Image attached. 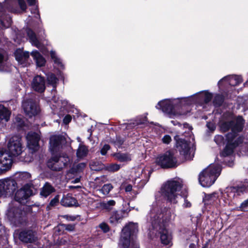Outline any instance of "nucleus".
Returning <instances> with one entry per match:
<instances>
[{"mask_svg":"<svg viewBox=\"0 0 248 248\" xmlns=\"http://www.w3.org/2000/svg\"><path fill=\"white\" fill-rule=\"evenodd\" d=\"M100 227L105 232H108L109 231V227L105 223L100 224Z\"/></svg>","mask_w":248,"mask_h":248,"instance_id":"3c124183","label":"nucleus"},{"mask_svg":"<svg viewBox=\"0 0 248 248\" xmlns=\"http://www.w3.org/2000/svg\"><path fill=\"white\" fill-rule=\"evenodd\" d=\"M31 55L35 61L37 66L41 67L45 65L46 60L38 51H32Z\"/></svg>","mask_w":248,"mask_h":248,"instance_id":"a878e982","label":"nucleus"},{"mask_svg":"<svg viewBox=\"0 0 248 248\" xmlns=\"http://www.w3.org/2000/svg\"><path fill=\"white\" fill-rule=\"evenodd\" d=\"M71 117L70 115H67L65 116V117L64 118L63 122L65 124H69L71 122Z\"/></svg>","mask_w":248,"mask_h":248,"instance_id":"4d7b16f0","label":"nucleus"},{"mask_svg":"<svg viewBox=\"0 0 248 248\" xmlns=\"http://www.w3.org/2000/svg\"><path fill=\"white\" fill-rule=\"evenodd\" d=\"M186 194H187V191L186 190H185V193L183 194V196H184V197H186Z\"/></svg>","mask_w":248,"mask_h":248,"instance_id":"69168bd1","label":"nucleus"},{"mask_svg":"<svg viewBox=\"0 0 248 248\" xmlns=\"http://www.w3.org/2000/svg\"><path fill=\"white\" fill-rule=\"evenodd\" d=\"M218 201V195L217 193L206 194L203 199V202L205 205L217 204Z\"/></svg>","mask_w":248,"mask_h":248,"instance_id":"5701e85b","label":"nucleus"},{"mask_svg":"<svg viewBox=\"0 0 248 248\" xmlns=\"http://www.w3.org/2000/svg\"><path fill=\"white\" fill-rule=\"evenodd\" d=\"M59 196L57 195L50 202L49 204L51 206H54L56 205L57 203L59 202Z\"/></svg>","mask_w":248,"mask_h":248,"instance_id":"8fccbe9b","label":"nucleus"},{"mask_svg":"<svg viewBox=\"0 0 248 248\" xmlns=\"http://www.w3.org/2000/svg\"><path fill=\"white\" fill-rule=\"evenodd\" d=\"M30 6H33L35 5L36 0H27Z\"/></svg>","mask_w":248,"mask_h":248,"instance_id":"052dcab7","label":"nucleus"},{"mask_svg":"<svg viewBox=\"0 0 248 248\" xmlns=\"http://www.w3.org/2000/svg\"><path fill=\"white\" fill-rule=\"evenodd\" d=\"M21 214V211L16 206L15 202L9 204L6 212V215L11 222L16 224L19 223L20 222Z\"/></svg>","mask_w":248,"mask_h":248,"instance_id":"4468645a","label":"nucleus"},{"mask_svg":"<svg viewBox=\"0 0 248 248\" xmlns=\"http://www.w3.org/2000/svg\"><path fill=\"white\" fill-rule=\"evenodd\" d=\"M122 188H123L125 190L126 192H131L132 191V186L130 184H123L122 186Z\"/></svg>","mask_w":248,"mask_h":248,"instance_id":"ea45409f","label":"nucleus"},{"mask_svg":"<svg viewBox=\"0 0 248 248\" xmlns=\"http://www.w3.org/2000/svg\"><path fill=\"white\" fill-rule=\"evenodd\" d=\"M195 246V244H191L190 245H189V247L190 248H194V247Z\"/></svg>","mask_w":248,"mask_h":248,"instance_id":"0e129e2a","label":"nucleus"},{"mask_svg":"<svg viewBox=\"0 0 248 248\" xmlns=\"http://www.w3.org/2000/svg\"><path fill=\"white\" fill-rule=\"evenodd\" d=\"M162 140L164 143L169 144L171 141V139L170 136L166 135L163 137Z\"/></svg>","mask_w":248,"mask_h":248,"instance_id":"49530a36","label":"nucleus"},{"mask_svg":"<svg viewBox=\"0 0 248 248\" xmlns=\"http://www.w3.org/2000/svg\"><path fill=\"white\" fill-rule=\"evenodd\" d=\"M138 231L137 224L130 223L122 230L121 237L119 244L120 248H139L136 241L130 240L131 236Z\"/></svg>","mask_w":248,"mask_h":248,"instance_id":"0eeeda50","label":"nucleus"},{"mask_svg":"<svg viewBox=\"0 0 248 248\" xmlns=\"http://www.w3.org/2000/svg\"><path fill=\"white\" fill-rule=\"evenodd\" d=\"M124 213L121 211H116L111 213L109 218V223L113 226H116L120 223L124 218Z\"/></svg>","mask_w":248,"mask_h":248,"instance_id":"aec40b11","label":"nucleus"},{"mask_svg":"<svg viewBox=\"0 0 248 248\" xmlns=\"http://www.w3.org/2000/svg\"><path fill=\"white\" fill-rule=\"evenodd\" d=\"M188 240L193 242L198 243L199 241V238L196 234H193L191 235L190 237L188 239Z\"/></svg>","mask_w":248,"mask_h":248,"instance_id":"5fc2aeb1","label":"nucleus"},{"mask_svg":"<svg viewBox=\"0 0 248 248\" xmlns=\"http://www.w3.org/2000/svg\"><path fill=\"white\" fill-rule=\"evenodd\" d=\"M64 140L61 136H52L50 139L49 150L52 156L48 160L47 166L51 170L61 171L70 162V159L65 153H60Z\"/></svg>","mask_w":248,"mask_h":248,"instance_id":"7ed1b4c3","label":"nucleus"},{"mask_svg":"<svg viewBox=\"0 0 248 248\" xmlns=\"http://www.w3.org/2000/svg\"><path fill=\"white\" fill-rule=\"evenodd\" d=\"M182 188L180 182L175 180L168 181L162 187L161 191L167 201L171 204H176L180 197L178 193Z\"/></svg>","mask_w":248,"mask_h":248,"instance_id":"39448f33","label":"nucleus"},{"mask_svg":"<svg viewBox=\"0 0 248 248\" xmlns=\"http://www.w3.org/2000/svg\"><path fill=\"white\" fill-rule=\"evenodd\" d=\"M120 169V166L117 164H111L107 167V170L109 171L114 172Z\"/></svg>","mask_w":248,"mask_h":248,"instance_id":"e433bc0d","label":"nucleus"},{"mask_svg":"<svg viewBox=\"0 0 248 248\" xmlns=\"http://www.w3.org/2000/svg\"><path fill=\"white\" fill-rule=\"evenodd\" d=\"M32 87L37 92H44L45 89V81L43 77L40 76L35 77L32 82Z\"/></svg>","mask_w":248,"mask_h":248,"instance_id":"6ab92c4d","label":"nucleus"},{"mask_svg":"<svg viewBox=\"0 0 248 248\" xmlns=\"http://www.w3.org/2000/svg\"><path fill=\"white\" fill-rule=\"evenodd\" d=\"M66 230L73 231L75 229V225L72 224H63Z\"/></svg>","mask_w":248,"mask_h":248,"instance_id":"603ef678","label":"nucleus"},{"mask_svg":"<svg viewBox=\"0 0 248 248\" xmlns=\"http://www.w3.org/2000/svg\"><path fill=\"white\" fill-rule=\"evenodd\" d=\"M28 52H24L23 50L18 49L15 52L16 59L20 64H24L29 57Z\"/></svg>","mask_w":248,"mask_h":248,"instance_id":"b1692460","label":"nucleus"},{"mask_svg":"<svg viewBox=\"0 0 248 248\" xmlns=\"http://www.w3.org/2000/svg\"><path fill=\"white\" fill-rule=\"evenodd\" d=\"M110 149V146L108 144H105L101 150V154L104 155H105L108 151Z\"/></svg>","mask_w":248,"mask_h":248,"instance_id":"37998d69","label":"nucleus"},{"mask_svg":"<svg viewBox=\"0 0 248 248\" xmlns=\"http://www.w3.org/2000/svg\"><path fill=\"white\" fill-rule=\"evenodd\" d=\"M132 192L134 193L135 194H136L137 193L134 192V191H133Z\"/></svg>","mask_w":248,"mask_h":248,"instance_id":"774afa93","label":"nucleus"},{"mask_svg":"<svg viewBox=\"0 0 248 248\" xmlns=\"http://www.w3.org/2000/svg\"><path fill=\"white\" fill-rule=\"evenodd\" d=\"M196 102L197 103L203 102L207 103L212 98V94L207 92H202L196 96Z\"/></svg>","mask_w":248,"mask_h":248,"instance_id":"bb28decb","label":"nucleus"},{"mask_svg":"<svg viewBox=\"0 0 248 248\" xmlns=\"http://www.w3.org/2000/svg\"><path fill=\"white\" fill-rule=\"evenodd\" d=\"M155 163L163 169L174 168L177 166L176 157L170 151L159 155L156 158Z\"/></svg>","mask_w":248,"mask_h":248,"instance_id":"1a4fd4ad","label":"nucleus"},{"mask_svg":"<svg viewBox=\"0 0 248 248\" xmlns=\"http://www.w3.org/2000/svg\"><path fill=\"white\" fill-rule=\"evenodd\" d=\"M156 108L157 109H161L170 118L185 114V113L176 111L173 103L169 99H165L159 102Z\"/></svg>","mask_w":248,"mask_h":248,"instance_id":"9b49d317","label":"nucleus"},{"mask_svg":"<svg viewBox=\"0 0 248 248\" xmlns=\"http://www.w3.org/2000/svg\"><path fill=\"white\" fill-rule=\"evenodd\" d=\"M35 6V5H34ZM31 12L32 14H34V16L36 18H38L39 17V15L38 13V10L36 6H34L33 8H32L31 10Z\"/></svg>","mask_w":248,"mask_h":248,"instance_id":"864d4df0","label":"nucleus"},{"mask_svg":"<svg viewBox=\"0 0 248 248\" xmlns=\"http://www.w3.org/2000/svg\"><path fill=\"white\" fill-rule=\"evenodd\" d=\"M7 147L9 153L0 151V171L9 170L12 164L13 157L20 155L23 152L21 139L16 136L10 138Z\"/></svg>","mask_w":248,"mask_h":248,"instance_id":"20e7f679","label":"nucleus"},{"mask_svg":"<svg viewBox=\"0 0 248 248\" xmlns=\"http://www.w3.org/2000/svg\"><path fill=\"white\" fill-rule=\"evenodd\" d=\"M115 201L111 200L107 202H103L102 206L104 209L109 211L112 209V207L115 205Z\"/></svg>","mask_w":248,"mask_h":248,"instance_id":"72a5a7b5","label":"nucleus"},{"mask_svg":"<svg viewBox=\"0 0 248 248\" xmlns=\"http://www.w3.org/2000/svg\"><path fill=\"white\" fill-rule=\"evenodd\" d=\"M55 188L48 183H46L40 191V195L44 197H46L50 194L54 192Z\"/></svg>","mask_w":248,"mask_h":248,"instance_id":"cd10ccee","label":"nucleus"},{"mask_svg":"<svg viewBox=\"0 0 248 248\" xmlns=\"http://www.w3.org/2000/svg\"><path fill=\"white\" fill-rule=\"evenodd\" d=\"M26 140L27 147L30 152L34 153L39 149L40 136L38 134L32 132H29L26 136Z\"/></svg>","mask_w":248,"mask_h":248,"instance_id":"2eb2a0df","label":"nucleus"},{"mask_svg":"<svg viewBox=\"0 0 248 248\" xmlns=\"http://www.w3.org/2000/svg\"><path fill=\"white\" fill-rule=\"evenodd\" d=\"M191 203L187 200L185 199L184 203L183 204V207L185 208H188L191 207Z\"/></svg>","mask_w":248,"mask_h":248,"instance_id":"13d9d810","label":"nucleus"},{"mask_svg":"<svg viewBox=\"0 0 248 248\" xmlns=\"http://www.w3.org/2000/svg\"><path fill=\"white\" fill-rule=\"evenodd\" d=\"M223 81H227L230 85L234 86L240 83L242 81L241 78L237 76H227L218 81V85L220 86Z\"/></svg>","mask_w":248,"mask_h":248,"instance_id":"412c9836","label":"nucleus"},{"mask_svg":"<svg viewBox=\"0 0 248 248\" xmlns=\"http://www.w3.org/2000/svg\"><path fill=\"white\" fill-rule=\"evenodd\" d=\"M224 138L221 135H217L215 137L214 140L218 145H221L223 142Z\"/></svg>","mask_w":248,"mask_h":248,"instance_id":"58836bf2","label":"nucleus"},{"mask_svg":"<svg viewBox=\"0 0 248 248\" xmlns=\"http://www.w3.org/2000/svg\"><path fill=\"white\" fill-rule=\"evenodd\" d=\"M16 122L18 123V125L21 126L23 124V120L20 116H17L15 118Z\"/></svg>","mask_w":248,"mask_h":248,"instance_id":"6e6d98bb","label":"nucleus"},{"mask_svg":"<svg viewBox=\"0 0 248 248\" xmlns=\"http://www.w3.org/2000/svg\"><path fill=\"white\" fill-rule=\"evenodd\" d=\"M50 55H51V58L54 60V62L55 63L58 64V65L60 67H63V65H62V62H61L60 60L57 57L55 51H51Z\"/></svg>","mask_w":248,"mask_h":248,"instance_id":"4c0bfd02","label":"nucleus"},{"mask_svg":"<svg viewBox=\"0 0 248 248\" xmlns=\"http://www.w3.org/2000/svg\"><path fill=\"white\" fill-rule=\"evenodd\" d=\"M220 171L219 165L211 164L200 174L199 182L203 187L210 186L219 175Z\"/></svg>","mask_w":248,"mask_h":248,"instance_id":"423d86ee","label":"nucleus"},{"mask_svg":"<svg viewBox=\"0 0 248 248\" xmlns=\"http://www.w3.org/2000/svg\"><path fill=\"white\" fill-rule=\"evenodd\" d=\"M210 124H210V123H208V124H207V126L208 127V128H209L210 129H211V130H214V129H215V127H214V126L213 125H212V126H210Z\"/></svg>","mask_w":248,"mask_h":248,"instance_id":"680f3d73","label":"nucleus"},{"mask_svg":"<svg viewBox=\"0 0 248 248\" xmlns=\"http://www.w3.org/2000/svg\"><path fill=\"white\" fill-rule=\"evenodd\" d=\"M58 79L53 74H49L47 76V81L49 84L52 85L54 88H56V84Z\"/></svg>","mask_w":248,"mask_h":248,"instance_id":"473e14b6","label":"nucleus"},{"mask_svg":"<svg viewBox=\"0 0 248 248\" xmlns=\"http://www.w3.org/2000/svg\"><path fill=\"white\" fill-rule=\"evenodd\" d=\"M22 107L26 114L30 117L36 115L39 110L37 104L31 99L24 101Z\"/></svg>","mask_w":248,"mask_h":248,"instance_id":"a211bd4d","label":"nucleus"},{"mask_svg":"<svg viewBox=\"0 0 248 248\" xmlns=\"http://www.w3.org/2000/svg\"><path fill=\"white\" fill-rule=\"evenodd\" d=\"M248 208V199L244 201L240 205V208L241 211H244Z\"/></svg>","mask_w":248,"mask_h":248,"instance_id":"c03bdc74","label":"nucleus"},{"mask_svg":"<svg viewBox=\"0 0 248 248\" xmlns=\"http://www.w3.org/2000/svg\"><path fill=\"white\" fill-rule=\"evenodd\" d=\"M27 33L29 38L30 42L32 45L39 48L40 47V43L37 39L35 33L31 30L28 29L27 31Z\"/></svg>","mask_w":248,"mask_h":248,"instance_id":"c756f323","label":"nucleus"},{"mask_svg":"<svg viewBox=\"0 0 248 248\" xmlns=\"http://www.w3.org/2000/svg\"><path fill=\"white\" fill-rule=\"evenodd\" d=\"M176 142V148L180 154L183 155L186 159H191L192 156L190 155V148L189 144L185 140L179 138V136L176 135L174 137Z\"/></svg>","mask_w":248,"mask_h":248,"instance_id":"ddd939ff","label":"nucleus"},{"mask_svg":"<svg viewBox=\"0 0 248 248\" xmlns=\"http://www.w3.org/2000/svg\"><path fill=\"white\" fill-rule=\"evenodd\" d=\"M171 215L170 209L156 202L152 204L147 215V220L151 225L149 229L150 235L159 234L161 243L168 248L172 245V237L171 232L166 228V224L170 220Z\"/></svg>","mask_w":248,"mask_h":248,"instance_id":"f257e3e1","label":"nucleus"},{"mask_svg":"<svg viewBox=\"0 0 248 248\" xmlns=\"http://www.w3.org/2000/svg\"><path fill=\"white\" fill-rule=\"evenodd\" d=\"M19 181L23 182H29L31 179V175L28 172H20L18 175Z\"/></svg>","mask_w":248,"mask_h":248,"instance_id":"2f4dec72","label":"nucleus"},{"mask_svg":"<svg viewBox=\"0 0 248 248\" xmlns=\"http://www.w3.org/2000/svg\"><path fill=\"white\" fill-rule=\"evenodd\" d=\"M85 166L86 164L85 163H79L77 165V169L79 170H80L84 169L85 167Z\"/></svg>","mask_w":248,"mask_h":248,"instance_id":"bf43d9fd","label":"nucleus"},{"mask_svg":"<svg viewBox=\"0 0 248 248\" xmlns=\"http://www.w3.org/2000/svg\"><path fill=\"white\" fill-rule=\"evenodd\" d=\"M147 118L146 116H140L136 118L135 123H134V124L139 125L144 124L146 123Z\"/></svg>","mask_w":248,"mask_h":248,"instance_id":"f704fd0d","label":"nucleus"},{"mask_svg":"<svg viewBox=\"0 0 248 248\" xmlns=\"http://www.w3.org/2000/svg\"><path fill=\"white\" fill-rule=\"evenodd\" d=\"M4 5L10 11L14 13L18 12V6L23 11H25L27 9L24 0H6Z\"/></svg>","mask_w":248,"mask_h":248,"instance_id":"f3484780","label":"nucleus"},{"mask_svg":"<svg viewBox=\"0 0 248 248\" xmlns=\"http://www.w3.org/2000/svg\"><path fill=\"white\" fill-rule=\"evenodd\" d=\"M214 102L218 105H220L223 102V98L221 95L217 94V95L214 99Z\"/></svg>","mask_w":248,"mask_h":248,"instance_id":"79ce46f5","label":"nucleus"},{"mask_svg":"<svg viewBox=\"0 0 248 248\" xmlns=\"http://www.w3.org/2000/svg\"><path fill=\"white\" fill-rule=\"evenodd\" d=\"M32 185L31 183L25 184L16 192L15 200L19 202H21L22 201L28 199L32 194Z\"/></svg>","mask_w":248,"mask_h":248,"instance_id":"dca6fc26","label":"nucleus"},{"mask_svg":"<svg viewBox=\"0 0 248 248\" xmlns=\"http://www.w3.org/2000/svg\"><path fill=\"white\" fill-rule=\"evenodd\" d=\"M115 159L121 162L127 163L132 160V155L128 153L118 152L112 155Z\"/></svg>","mask_w":248,"mask_h":248,"instance_id":"4be33fe9","label":"nucleus"},{"mask_svg":"<svg viewBox=\"0 0 248 248\" xmlns=\"http://www.w3.org/2000/svg\"><path fill=\"white\" fill-rule=\"evenodd\" d=\"M11 113L3 106L0 105V121L7 122L9 121Z\"/></svg>","mask_w":248,"mask_h":248,"instance_id":"c85d7f7f","label":"nucleus"},{"mask_svg":"<svg viewBox=\"0 0 248 248\" xmlns=\"http://www.w3.org/2000/svg\"><path fill=\"white\" fill-rule=\"evenodd\" d=\"M88 153V147L84 145L80 144L77 151V156L79 158H82L86 156Z\"/></svg>","mask_w":248,"mask_h":248,"instance_id":"7c9ffc66","label":"nucleus"},{"mask_svg":"<svg viewBox=\"0 0 248 248\" xmlns=\"http://www.w3.org/2000/svg\"><path fill=\"white\" fill-rule=\"evenodd\" d=\"M62 217L68 221H74L77 218L76 216L68 215L62 216Z\"/></svg>","mask_w":248,"mask_h":248,"instance_id":"de8ad7c7","label":"nucleus"},{"mask_svg":"<svg viewBox=\"0 0 248 248\" xmlns=\"http://www.w3.org/2000/svg\"><path fill=\"white\" fill-rule=\"evenodd\" d=\"M14 236L25 244L35 243L38 240L36 233L31 230L28 229L16 231Z\"/></svg>","mask_w":248,"mask_h":248,"instance_id":"f8f14e48","label":"nucleus"},{"mask_svg":"<svg viewBox=\"0 0 248 248\" xmlns=\"http://www.w3.org/2000/svg\"><path fill=\"white\" fill-rule=\"evenodd\" d=\"M61 202L63 206L66 207L77 206L78 204L76 199L68 195L63 197Z\"/></svg>","mask_w":248,"mask_h":248,"instance_id":"393cba45","label":"nucleus"},{"mask_svg":"<svg viewBox=\"0 0 248 248\" xmlns=\"http://www.w3.org/2000/svg\"><path fill=\"white\" fill-rule=\"evenodd\" d=\"M23 160L24 161H25V162H30L31 160V158H25Z\"/></svg>","mask_w":248,"mask_h":248,"instance_id":"e2e57ef3","label":"nucleus"},{"mask_svg":"<svg viewBox=\"0 0 248 248\" xmlns=\"http://www.w3.org/2000/svg\"><path fill=\"white\" fill-rule=\"evenodd\" d=\"M248 187V183L245 182L236 186H230L226 187L223 192H221L222 200L224 205H232L233 200L244 194Z\"/></svg>","mask_w":248,"mask_h":248,"instance_id":"6e6552de","label":"nucleus"},{"mask_svg":"<svg viewBox=\"0 0 248 248\" xmlns=\"http://www.w3.org/2000/svg\"><path fill=\"white\" fill-rule=\"evenodd\" d=\"M2 9V5L0 3V11H1Z\"/></svg>","mask_w":248,"mask_h":248,"instance_id":"338daca9","label":"nucleus"},{"mask_svg":"<svg viewBox=\"0 0 248 248\" xmlns=\"http://www.w3.org/2000/svg\"><path fill=\"white\" fill-rule=\"evenodd\" d=\"M11 22L12 20L10 17H8L6 22H5L4 20H1V21L2 25L5 28L9 27L11 24Z\"/></svg>","mask_w":248,"mask_h":248,"instance_id":"a18cd8bd","label":"nucleus"},{"mask_svg":"<svg viewBox=\"0 0 248 248\" xmlns=\"http://www.w3.org/2000/svg\"><path fill=\"white\" fill-rule=\"evenodd\" d=\"M16 188L17 184L14 179L6 178L0 180V198L10 197Z\"/></svg>","mask_w":248,"mask_h":248,"instance_id":"9d476101","label":"nucleus"},{"mask_svg":"<svg viewBox=\"0 0 248 248\" xmlns=\"http://www.w3.org/2000/svg\"><path fill=\"white\" fill-rule=\"evenodd\" d=\"M6 59V55L4 51L0 49V63H2Z\"/></svg>","mask_w":248,"mask_h":248,"instance_id":"09e8293b","label":"nucleus"},{"mask_svg":"<svg viewBox=\"0 0 248 248\" xmlns=\"http://www.w3.org/2000/svg\"><path fill=\"white\" fill-rule=\"evenodd\" d=\"M113 186L110 184L104 185L101 188V191L105 195L109 193L110 191L112 189Z\"/></svg>","mask_w":248,"mask_h":248,"instance_id":"c9c22d12","label":"nucleus"},{"mask_svg":"<svg viewBox=\"0 0 248 248\" xmlns=\"http://www.w3.org/2000/svg\"><path fill=\"white\" fill-rule=\"evenodd\" d=\"M52 101H54L55 103H56L57 105L56 106L57 107H62V106L60 105L61 104H62V105H64L65 104H66V102H65V101H63V102H62V100H60L59 98L56 100V97L55 96L53 97Z\"/></svg>","mask_w":248,"mask_h":248,"instance_id":"a19ab883","label":"nucleus"},{"mask_svg":"<svg viewBox=\"0 0 248 248\" xmlns=\"http://www.w3.org/2000/svg\"><path fill=\"white\" fill-rule=\"evenodd\" d=\"M244 124V120L242 117L239 116L236 119L230 122L221 123L220 128L223 132L231 129L232 132L226 135L227 143L224 150L220 154L222 156H227L232 154L233 150L242 143L243 139L237 133L241 131Z\"/></svg>","mask_w":248,"mask_h":248,"instance_id":"f03ea898","label":"nucleus"}]
</instances>
